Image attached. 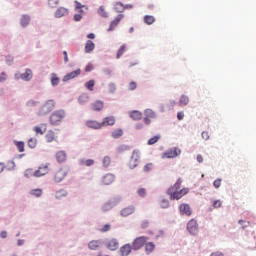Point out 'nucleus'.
Segmentation results:
<instances>
[{"label":"nucleus","mask_w":256,"mask_h":256,"mask_svg":"<svg viewBox=\"0 0 256 256\" xmlns=\"http://www.w3.org/2000/svg\"><path fill=\"white\" fill-rule=\"evenodd\" d=\"M181 183H183V180L179 178L176 183L167 190V194L170 196L171 201H175V199L179 201V199H182L189 193V188L181 189Z\"/></svg>","instance_id":"1"},{"label":"nucleus","mask_w":256,"mask_h":256,"mask_svg":"<svg viewBox=\"0 0 256 256\" xmlns=\"http://www.w3.org/2000/svg\"><path fill=\"white\" fill-rule=\"evenodd\" d=\"M63 119H65V111L64 110L54 111L50 115L51 125H61V123L63 122Z\"/></svg>","instance_id":"2"},{"label":"nucleus","mask_w":256,"mask_h":256,"mask_svg":"<svg viewBox=\"0 0 256 256\" xmlns=\"http://www.w3.org/2000/svg\"><path fill=\"white\" fill-rule=\"evenodd\" d=\"M55 109V100L46 101L39 110V115H47Z\"/></svg>","instance_id":"3"},{"label":"nucleus","mask_w":256,"mask_h":256,"mask_svg":"<svg viewBox=\"0 0 256 256\" xmlns=\"http://www.w3.org/2000/svg\"><path fill=\"white\" fill-rule=\"evenodd\" d=\"M139 161H141V152L139 150H134L129 161L130 169H135V167L139 165Z\"/></svg>","instance_id":"4"},{"label":"nucleus","mask_w":256,"mask_h":256,"mask_svg":"<svg viewBox=\"0 0 256 256\" xmlns=\"http://www.w3.org/2000/svg\"><path fill=\"white\" fill-rule=\"evenodd\" d=\"M147 241H149V238L146 236L137 237L132 242V249L134 251H139V249H141V247H143V245H145V243H147Z\"/></svg>","instance_id":"5"},{"label":"nucleus","mask_w":256,"mask_h":256,"mask_svg":"<svg viewBox=\"0 0 256 256\" xmlns=\"http://www.w3.org/2000/svg\"><path fill=\"white\" fill-rule=\"evenodd\" d=\"M181 155V150L179 148H172L168 151L164 152L163 158L164 159H175V157H179Z\"/></svg>","instance_id":"6"},{"label":"nucleus","mask_w":256,"mask_h":256,"mask_svg":"<svg viewBox=\"0 0 256 256\" xmlns=\"http://www.w3.org/2000/svg\"><path fill=\"white\" fill-rule=\"evenodd\" d=\"M49 173V163L42 164L35 172L34 177H43Z\"/></svg>","instance_id":"7"},{"label":"nucleus","mask_w":256,"mask_h":256,"mask_svg":"<svg viewBox=\"0 0 256 256\" xmlns=\"http://www.w3.org/2000/svg\"><path fill=\"white\" fill-rule=\"evenodd\" d=\"M144 123L146 125H151V119H155L157 117V114L152 109H146L144 111Z\"/></svg>","instance_id":"8"},{"label":"nucleus","mask_w":256,"mask_h":256,"mask_svg":"<svg viewBox=\"0 0 256 256\" xmlns=\"http://www.w3.org/2000/svg\"><path fill=\"white\" fill-rule=\"evenodd\" d=\"M125 17L123 14H118L113 21L110 22V25L107 29L108 32L115 31V28L119 23H121V20Z\"/></svg>","instance_id":"9"},{"label":"nucleus","mask_w":256,"mask_h":256,"mask_svg":"<svg viewBox=\"0 0 256 256\" xmlns=\"http://www.w3.org/2000/svg\"><path fill=\"white\" fill-rule=\"evenodd\" d=\"M65 177H67V170L61 168L55 172L54 181H55V183H61V181H63V179H65Z\"/></svg>","instance_id":"10"},{"label":"nucleus","mask_w":256,"mask_h":256,"mask_svg":"<svg viewBox=\"0 0 256 256\" xmlns=\"http://www.w3.org/2000/svg\"><path fill=\"white\" fill-rule=\"evenodd\" d=\"M106 247L109 249V251H117L119 249V240L112 238L106 241Z\"/></svg>","instance_id":"11"},{"label":"nucleus","mask_w":256,"mask_h":256,"mask_svg":"<svg viewBox=\"0 0 256 256\" xmlns=\"http://www.w3.org/2000/svg\"><path fill=\"white\" fill-rule=\"evenodd\" d=\"M197 229H198L197 220L191 219V220L187 223V230L189 231V233H190L191 235H195V234L197 233Z\"/></svg>","instance_id":"12"},{"label":"nucleus","mask_w":256,"mask_h":256,"mask_svg":"<svg viewBox=\"0 0 256 256\" xmlns=\"http://www.w3.org/2000/svg\"><path fill=\"white\" fill-rule=\"evenodd\" d=\"M100 247H103L101 240H92L88 243V249H90V251H99Z\"/></svg>","instance_id":"13"},{"label":"nucleus","mask_w":256,"mask_h":256,"mask_svg":"<svg viewBox=\"0 0 256 256\" xmlns=\"http://www.w3.org/2000/svg\"><path fill=\"white\" fill-rule=\"evenodd\" d=\"M180 214L186 215L187 217H191L193 211H191V206L189 204H181L179 206Z\"/></svg>","instance_id":"14"},{"label":"nucleus","mask_w":256,"mask_h":256,"mask_svg":"<svg viewBox=\"0 0 256 256\" xmlns=\"http://www.w3.org/2000/svg\"><path fill=\"white\" fill-rule=\"evenodd\" d=\"M116 121L117 120L115 119V116H108L102 120L101 125H102V127L113 126V125H115Z\"/></svg>","instance_id":"15"},{"label":"nucleus","mask_w":256,"mask_h":256,"mask_svg":"<svg viewBox=\"0 0 256 256\" xmlns=\"http://www.w3.org/2000/svg\"><path fill=\"white\" fill-rule=\"evenodd\" d=\"M79 75H81V69H77L75 71H72L68 74H66L64 77H63V81H71V79H75V77H79Z\"/></svg>","instance_id":"16"},{"label":"nucleus","mask_w":256,"mask_h":256,"mask_svg":"<svg viewBox=\"0 0 256 256\" xmlns=\"http://www.w3.org/2000/svg\"><path fill=\"white\" fill-rule=\"evenodd\" d=\"M54 15H55L56 19H61V17H65V16L69 15V9H67L65 7H59L56 10Z\"/></svg>","instance_id":"17"},{"label":"nucleus","mask_w":256,"mask_h":256,"mask_svg":"<svg viewBox=\"0 0 256 256\" xmlns=\"http://www.w3.org/2000/svg\"><path fill=\"white\" fill-rule=\"evenodd\" d=\"M85 125L89 129H101L102 128L101 122H97L96 120H87L85 122Z\"/></svg>","instance_id":"18"},{"label":"nucleus","mask_w":256,"mask_h":256,"mask_svg":"<svg viewBox=\"0 0 256 256\" xmlns=\"http://www.w3.org/2000/svg\"><path fill=\"white\" fill-rule=\"evenodd\" d=\"M132 249H133V246H130V244H125L120 247V255L121 256H129V255H131Z\"/></svg>","instance_id":"19"},{"label":"nucleus","mask_w":256,"mask_h":256,"mask_svg":"<svg viewBox=\"0 0 256 256\" xmlns=\"http://www.w3.org/2000/svg\"><path fill=\"white\" fill-rule=\"evenodd\" d=\"M135 213V207L134 206H128L121 210L120 215L122 217H129V215H133Z\"/></svg>","instance_id":"20"},{"label":"nucleus","mask_w":256,"mask_h":256,"mask_svg":"<svg viewBox=\"0 0 256 256\" xmlns=\"http://www.w3.org/2000/svg\"><path fill=\"white\" fill-rule=\"evenodd\" d=\"M20 77L23 81H31L33 79V71L27 68L25 73H22Z\"/></svg>","instance_id":"21"},{"label":"nucleus","mask_w":256,"mask_h":256,"mask_svg":"<svg viewBox=\"0 0 256 256\" xmlns=\"http://www.w3.org/2000/svg\"><path fill=\"white\" fill-rule=\"evenodd\" d=\"M113 181H115V175L113 174H106L102 179L103 185H111Z\"/></svg>","instance_id":"22"},{"label":"nucleus","mask_w":256,"mask_h":256,"mask_svg":"<svg viewBox=\"0 0 256 256\" xmlns=\"http://www.w3.org/2000/svg\"><path fill=\"white\" fill-rule=\"evenodd\" d=\"M130 117L133 121H141V119H143V113L138 110H133L130 112Z\"/></svg>","instance_id":"23"},{"label":"nucleus","mask_w":256,"mask_h":256,"mask_svg":"<svg viewBox=\"0 0 256 256\" xmlns=\"http://www.w3.org/2000/svg\"><path fill=\"white\" fill-rule=\"evenodd\" d=\"M104 105L105 104L103 103V101L98 100L91 104V109H92V111H102Z\"/></svg>","instance_id":"24"},{"label":"nucleus","mask_w":256,"mask_h":256,"mask_svg":"<svg viewBox=\"0 0 256 256\" xmlns=\"http://www.w3.org/2000/svg\"><path fill=\"white\" fill-rule=\"evenodd\" d=\"M95 51V43L91 40H87L85 44V53H93Z\"/></svg>","instance_id":"25"},{"label":"nucleus","mask_w":256,"mask_h":256,"mask_svg":"<svg viewBox=\"0 0 256 256\" xmlns=\"http://www.w3.org/2000/svg\"><path fill=\"white\" fill-rule=\"evenodd\" d=\"M56 160L58 161V163H64V161H67V153H65V151L57 152Z\"/></svg>","instance_id":"26"},{"label":"nucleus","mask_w":256,"mask_h":256,"mask_svg":"<svg viewBox=\"0 0 256 256\" xmlns=\"http://www.w3.org/2000/svg\"><path fill=\"white\" fill-rule=\"evenodd\" d=\"M34 131H35L36 135H44L45 132L47 131V124H41V127L35 126Z\"/></svg>","instance_id":"27"},{"label":"nucleus","mask_w":256,"mask_h":256,"mask_svg":"<svg viewBox=\"0 0 256 256\" xmlns=\"http://www.w3.org/2000/svg\"><path fill=\"white\" fill-rule=\"evenodd\" d=\"M29 23H31V16H29V15H22V17L20 19V25L22 27H27L29 25Z\"/></svg>","instance_id":"28"},{"label":"nucleus","mask_w":256,"mask_h":256,"mask_svg":"<svg viewBox=\"0 0 256 256\" xmlns=\"http://www.w3.org/2000/svg\"><path fill=\"white\" fill-rule=\"evenodd\" d=\"M186 105H189V96L182 95L179 99V106L185 107Z\"/></svg>","instance_id":"29"},{"label":"nucleus","mask_w":256,"mask_h":256,"mask_svg":"<svg viewBox=\"0 0 256 256\" xmlns=\"http://www.w3.org/2000/svg\"><path fill=\"white\" fill-rule=\"evenodd\" d=\"M50 81H51V85H52L53 87H57V85H59L61 79H59V78L57 77V74L52 73V74H51Z\"/></svg>","instance_id":"30"},{"label":"nucleus","mask_w":256,"mask_h":256,"mask_svg":"<svg viewBox=\"0 0 256 256\" xmlns=\"http://www.w3.org/2000/svg\"><path fill=\"white\" fill-rule=\"evenodd\" d=\"M126 51H127V45L123 44L122 46H120L116 54V59H121V57H123V54Z\"/></svg>","instance_id":"31"},{"label":"nucleus","mask_w":256,"mask_h":256,"mask_svg":"<svg viewBox=\"0 0 256 256\" xmlns=\"http://www.w3.org/2000/svg\"><path fill=\"white\" fill-rule=\"evenodd\" d=\"M114 9L116 13H123V11H125V4L121 2H116L114 5Z\"/></svg>","instance_id":"32"},{"label":"nucleus","mask_w":256,"mask_h":256,"mask_svg":"<svg viewBox=\"0 0 256 256\" xmlns=\"http://www.w3.org/2000/svg\"><path fill=\"white\" fill-rule=\"evenodd\" d=\"M45 139L47 143H53V140L55 139V132H53V130H49L45 136Z\"/></svg>","instance_id":"33"},{"label":"nucleus","mask_w":256,"mask_h":256,"mask_svg":"<svg viewBox=\"0 0 256 256\" xmlns=\"http://www.w3.org/2000/svg\"><path fill=\"white\" fill-rule=\"evenodd\" d=\"M145 251L148 255H149V253H153V251H155V244L153 242L146 243Z\"/></svg>","instance_id":"34"},{"label":"nucleus","mask_w":256,"mask_h":256,"mask_svg":"<svg viewBox=\"0 0 256 256\" xmlns=\"http://www.w3.org/2000/svg\"><path fill=\"white\" fill-rule=\"evenodd\" d=\"M66 196H67V190L65 189H60L55 193L56 199H63Z\"/></svg>","instance_id":"35"},{"label":"nucleus","mask_w":256,"mask_h":256,"mask_svg":"<svg viewBox=\"0 0 256 256\" xmlns=\"http://www.w3.org/2000/svg\"><path fill=\"white\" fill-rule=\"evenodd\" d=\"M80 165L85 166V167H91V166L95 165V160H93V159L80 160Z\"/></svg>","instance_id":"36"},{"label":"nucleus","mask_w":256,"mask_h":256,"mask_svg":"<svg viewBox=\"0 0 256 256\" xmlns=\"http://www.w3.org/2000/svg\"><path fill=\"white\" fill-rule=\"evenodd\" d=\"M143 20H144V23H146V25H153L155 21V16L146 15L144 16Z\"/></svg>","instance_id":"37"},{"label":"nucleus","mask_w":256,"mask_h":256,"mask_svg":"<svg viewBox=\"0 0 256 256\" xmlns=\"http://www.w3.org/2000/svg\"><path fill=\"white\" fill-rule=\"evenodd\" d=\"M111 137H113V139H119V137H123V130L116 129L111 133Z\"/></svg>","instance_id":"38"},{"label":"nucleus","mask_w":256,"mask_h":256,"mask_svg":"<svg viewBox=\"0 0 256 256\" xmlns=\"http://www.w3.org/2000/svg\"><path fill=\"white\" fill-rule=\"evenodd\" d=\"M74 3H75L76 9H78L80 13H83V9H85L86 11H87V9H89L87 6L81 4V2H79L77 0H75Z\"/></svg>","instance_id":"39"},{"label":"nucleus","mask_w":256,"mask_h":256,"mask_svg":"<svg viewBox=\"0 0 256 256\" xmlns=\"http://www.w3.org/2000/svg\"><path fill=\"white\" fill-rule=\"evenodd\" d=\"M98 14H100L105 19H107V17H109V13H107V10L105 9V6H100L99 7Z\"/></svg>","instance_id":"40"},{"label":"nucleus","mask_w":256,"mask_h":256,"mask_svg":"<svg viewBox=\"0 0 256 256\" xmlns=\"http://www.w3.org/2000/svg\"><path fill=\"white\" fill-rule=\"evenodd\" d=\"M15 146L17 147L19 153H23L25 151V142H14Z\"/></svg>","instance_id":"41"},{"label":"nucleus","mask_w":256,"mask_h":256,"mask_svg":"<svg viewBox=\"0 0 256 256\" xmlns=\"http://www.w3.org/2000/svg\"><path fill=\"white\" fill-rule=\"evenodd\" d=\"M84 86L86 87V89H88V91H93L95 87V80H90L86 82Z\"/></svg>","instance_id":"42"},{"label":"nucleus","mask_w":256,"mask_h":256,"mask_svg":"<svg viewBox=\"0 0 256 256\" xmlns=\"http://www.w3.org/2000/svg\"><path fill=\"white\" fill-rule=\"evenodd\" d=\"M28 147H30V149H35V147H37V139L36 138H30L28 140Z\"/></svg>","instance_id":"43"},{"label":"nucleus","mask_w":256,"mask_h":256,"mask_svg":"<svg viewBox=\"0 0 256 256\" xmlns=\"http://www.w3.org/2000/svg\"><path fill=\"white\" fill-rule=\"evenodd\" d=\"M104 167H109L111 165V157L105 156L102 160Z\"/></svg>","instance_id":"44"},{"label":"nucleus","mask_w":256,"mask_h":256,"mask_svg":"<svg viewBox=\"0 0 256 256\" xmlns=\"http://www.w3.org/2000/svg\"><path fill=\"white\" fill-rule=\"evenodd\" d=\"M31 195H34V197H41L43 195V190L34 189L31 191Z\"/></svg>","instance_id":"45"},{"label":"nucleus","mask_w":256,"mask_h":256,"mask_svg":"<svg viewBox=\"0 0 256 256\" xmlns=\"http://www.w3.org/2000/svg\"><path fill=\"white\" fill-rule=\"evenodd\" d=\"M159 139H161V136H154V137L150 138L148 140V145H155V143H157V141H159Z\"/></svg>","instance_id":"46"},{"label":"nucleus","mask_w":256,"mask_h":256,"mask_svg":"<svg viewBox=\"0 0 256 256\" xmlns=\"http://www.w3.org/2000/svg\"><path fill=\"white\" fill-rule=\"evenodd\" d=\"M78 101L81 105H83V103H87L89 101V96L87 95H81L79 98H78Z\"/></svg>","instance_id":"47"},{"label":"nucleus","mask_w":256,"mask_h":256,"mask_svg":"<svg viewBox=\"0 0 256 256\" xmlns=\"http://www.w3.org/2000/svg\"><path fill=\"white\" fill-rule=\"evenodd\" d=\"M48 5L51 9H55L59 5V0H48Z\"/></svg>","instance_id":"48"},{"label":"nucleus","mask_w":256,"mask_h":256,"mask_svg":"<svg viewBox=\"0 0 256 256\" xmlns=\"http://www.w3.org/2000/svg\"><path fill=\"white\" fill-rule=\"evenodd\" d=\"M144 173H149V171H153V163H148L143 167Z\"/></svg>","instance_id":"49"},{"label":"nucleus","mask_w":256,"mask_h":256,"mask_svg":"<svg viewBox=\"0 0 256 256\" xmlns=\"http://www.w3.org/2000/svg\"><path fill=\"white\" fill-rule=\"evenodd\" d=\"M137 193L140 197H146L147 196V190H145V188L138 189Z\"/></svg>","instance_id":"50"},{"label":"nucleus","mask_w":256,"mask_h":256,"mask_svg":"<svg viewBox=\"0 0 256 256\" xmlns=\"http://www.w3.org/2000/svg\"><path fill=\"white\" fill-rule=\"evenodd\" d=\"M223 205V202L221 200H214L213 201V207L214 209H219Z\"/></svg>","instance_id":"51"},{"label":"nucleus","mask_w":256,"mask_h":256,"mask_svg":"<svg viewBox=\"0 0 256 256\" xmlns=\"http://www.w3.org/2000/svg\"><path fill=\"white\" fill-rule=\"evenodd\" d=\"M160 207L162 209H167L169 207V200H162L161 203H160Z\"/></svg>","instance_id":"52"},{"label":"nucleus","mask_w":256,"mask_h":256,"mask_svg":"<svg viewBox=\"0 0 256 256\" xmlns=\"http://www.w3.org/2000/svg\"><path fill=\"white\" fill-rule=\"evenodd\" d=\"M111 230V225L109 224H105L101 229V233H107V231H110Z\"/></svg>","instance_id":"53"},{"label":"nucleus","mask_w":256,"mask_h":256,"mask_svg":"<svg viewBox=\"0 0 256 256\" xmlns=\"http://www.w3.org/2000/svg\"><path fill=\"white\" fill-rule=\"evenodd\" d=\"M221 181L222 180L220 178L214 180L213 186L215 187V189H219V187H221Z\"/></svg>","instance_id":"54"},{"label":"nucleus","mask_w":256,"mask_h":256,"mask_svg":"<svg viewBox=\"0 0 256 256\" xmlns=\"http://www.w3.org/2000/svg\"><path fill=\"white\" fill-rule=\"evenodd\" d=\"M136 89H137V82H134V81L130 82L129 83V90L130 91H135Z\"/></svg>","instance_id":"55"},{"label":"nucleus","mask_w":256,"mask_h":256,"mask_svg":"<svg viewBox=\"0 0 256 256\" xmlns=\"http://www.w3.org/2000/svg\"><path fill=\"white\" fill-rule=\"evenodd\" d=\"M93 69H94L93 64L89 63V64H87V66L85 68V72L86 73H91V71H93Z\"/></svg>","instance_id":"56"},{"label":"nucleus","mask_w":256,"mask_h":256,"mask_svg":"<svg viewBox=\"0 0 256 256\" xmlns=\"http://www.w3.org/2000/svg\"><path fill=\"white\" fill-rule=\"evenodd\" d=\"M4 81H7V73L2 72L0 74V83H3Z\"/></svg>","instance_id":"57"},{"label":"nucleus","mask_w":256,"mask_h":256,"mask_svg":"<svg viewBox=\"0 0 256 256\" xmlns=\"http://www.w3.org/2000/svg\"><path fill=\"white\" fill-rule=\"evenodd\" d=\"M177 119H178V121H183V119H185V113L184 112H178L177 113Z\"/></svg>","instance_id":"58"},{"label":"nucleus","mask_w":256,"mask_h":256,"mask_svg":"<svg viewBox=\"0 0 256 256\" xmlns=\"http://www.w3.org/2000/svg\"><path fill=\"white\" fill-rule=\"evenodd\" d=\"M202 139H204V141H209V132H202Z\"/></svg>","instance_id":"59"},{"label":"nucleus","mask_w":256,"mask_h":256,"mask_svg":"<svg viewBox=\"0 0 256 256\" xmlns=\"http://www.w3.org/2000/svg\"><path fill=\"white\" fill-rule=\"evenodd\" d=\"M81 19H83V16H81V14L74 15V21H81Z\"/></svg>","instance_id":"60"},{"label":"nucleus","mask_w":256,"mask_h":256,"mask_svg":"<svg viewBox=\"0 0 256 256\" xmlns=\"http://www.w3.org/2000/svg\"><path fill=\"white\" fill-rule=\"evenodd\" d=\"M63 55H64V61H65V63H69V56L67 55V51H64V52H63Z\"/></svg>","instance_id":"61"},{"label":"nucleus","mask_w":256,"mask_h":256,"mask_svg":"<svg viewBox=\"0 0 256 256\" xmlns=\"http://www.w3.org/2000/svg\"><path fill=\"white\" fill-rule=\"evenodd\" d=\"M210 256H224L223 252L217 251L213 252Z\"/></svg>","instance_id":"62"},{"label":"nucleus","mask_w":256,"mask_h":256,"mask_svg":"<svg viewBox=\"0 0 256 256\" xmlns=\"http://www.w3.org/2000/svg\"><path fill=\"white\" fill-rule=\"evenodd\" d=\"M0 236H1L2 239H7V231H2L0 233Z\"/></svg>","instance_id":"63"},{"label":"nucleus","mask_w":256,"mask_h":256,"mask_svg":"<svg viewBox=\"0 0 256 256\" xmlns=\"http://www.w3.org/2000/svg\"><path fill=\"white\" fill-rule=\"evenodd\" d=\"M197 161H198V163H202L203 162V156L201 154L197 155Z\"/></svg>","instance_id":"64"}]
</instances>
